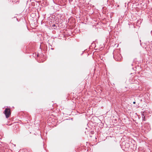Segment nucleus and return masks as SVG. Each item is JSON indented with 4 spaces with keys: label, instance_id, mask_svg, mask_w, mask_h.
<instances>
[{
    "label": "nucleus",
    "instance_id": "1",
    "mask_svg": "<svg viewBox=\"0 0 152 152\" xmlns=\"http://www.w3.org/2000/svg\"><path fill=\"white\" fill-rule=\"evenodd\" d=\"M133 144L131 143L130 144L129 143L124 142L122 143V146L123 148H124L125 150H126L127 149L129 148H132V146Z\"/></svg>",
    "mask_w": 152,
    "mask_h": 152
},
{
    "label": "nucleus",
    "instance_id": "3",
    "mask_svg": "<svg viewBox=\"0 0 152 152\" xmlns=\"http://www.w3.org/2000/svg\"><path fill=\"white\" fill-rule=\"evenodd\" d=\"M118 58H116V57L115 56V59L116 61H121L122 59L121 56V54H118Z\"/></svg>",
    "mask_w": 152,
    "mask_h": 152
},
{
    "label": "nucleus",
    "instance_id": "8",
    "mask_svg": "<svg viewBox=\"0 0 152 152\" xmlns=\"http://www.w3.org/2000/svg\"><path fill=\"white\" fill-rule=\"evenodd\" d=\"M113 57L114 58V55H113Z\"/></svg>",
    "mask_w": 152,
    "mask_h": 152
},
{
    "label": "nucleus",
    "instance_id": "2",
    "mask_svg": "<svg viewBox=\"0 0 152 152\" xmlns=\"http://www.w3.org/2000/svg\"><path fill=\"white\" fill-rule=\"evenodd\" d=\"M4 113L5 115L6 118H9L11 114L10 109V108H6L4 112Z\"/></svg>",
    "mask_w": 152,
    "mask_h": 152
},
{
    "label": "nucleus",
    "instance_id": "10",
    "mask_svg": "<svg viewBox=\"0 0 152 152\" xmlns=\"http://www.w3.org/2000/svg\"><path fill=\"white\" fill-rule=\"evenodd\" d=\"M11 0H10V1H11Z\"/></svg>",
    "mask_w": 152,
    "mask_h": 152
},
{
    "label": "nucleus",
    "instance_id": "9",
    "mask_svg": "<svg viewBox=\"0 0 152 152\" xmlns=\"http://www.w3.org/2000/svg\"><path fill=\"white\" fill-rule=\"evenodd\" d=\"M116 44H115V46L116 45Z\"/></svg>",
    "mask_w": 152,
    "mask_h": 152
},
{
    "label": "nucleus",
    "instance_id": "4",
    "mask_svg": "<svg viewBox=\"0 0 152 152\" xmlns=\"http://www.w3.org/2000/svg\"><path fill=\"white\" fill-rule=\"evenodd\" d=\"M142 120L143 121L145 120V116H143V117H142Z\"/></svg>",
    "mask_w": 152,
    "mask_h": 152
},
{
    "label": "nucleus",
    "instance_id": "5",
    "mask_svg": "<svg viewBox=\"0 0 152 152\" xmlns=\"http://www.w3.org/2000/svg\"><path fill=\"white\" fill-rule=\"evenodd\" d=\"M133 103L134 104H135V102H133Z\"/></svg>",
    "mask_w": 152,
    "mask_h": 152
},
{
    "label": "nucleus",
    "instance_id": "7",
    "mask_svg": "<svg viewBox=\"0 0 152 152\" xmlns=\"http://www.w3.org/2000/svg\"><path fill=\"white\" fill-rule=\"evenodd\" d=\"M114 51H113V54H114Z\"/></svg>",
    "mask_w": 152,
    "mask_h": 152
},
{
    "label": "nucleus",
    "instance_id": "6",
    "mask_svg": "<svg viewBox=\"0 0 152 152\" xmlns=\"http://www.w3.org/2000/svg\"><path fill=\"white\" fill-rule=\"evenodd\" d=\"M136 146H135V147H134V148H136Z\"/></svg>",
    "mask_w": 152,
    "mask_h": 152
}]
</instances>
